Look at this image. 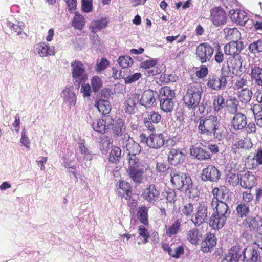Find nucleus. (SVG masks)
Here are the masks:
<instances>
[{"label": "nucleus", "instance_id": "nucleus-48", "mask_svg": "<svg viewBox=\"0 0 262 262\" xmlns=\"http://www.w3.org/2000/svg\"><path fill=\"white\" fill-rule=\"evenodd\" d=\"M117 161H112L108 160V162L106 166V170L108 172H110L113 174L114 177H117L118 175V171L120 167L117 163Z\"/></svg>", "mask_w": 262, "mask_h": 262}, {"label": "nucleus", "instance_id": "nucleus-4", "mask_svg": "<svg viewBox=\"0 0 262 262\" xmlns=\"http://www.w3.org/2000/svg\"><path fill=\"white\" fill-rule=\"evenodd\" d=\"M213 213L209 221V225L214 229L222 228L225 224L227 218L230 214L228 205L221 204V206L212 209Z\"/></svg>", "mask_w": 262, "mask_h": 262}, {"label": "nucleus", "instance_id": "nucleus-57", "mask_svg": "<svg viewBox=\"0 0 262 262\" xmlns=\"http://www.w3.org/2000/svg\"><path fill=\"white\" fill-rule=\"evenodd\" d=\"M91 85L93 91L98 92L102 86L101 78L97 76H94L91 80Z\"/></svg>", "mask_w": 262, "mask_h": 262}, {"label": "nucleus", "instance_id": "nucleus-37", "mask_svg": "<svg viewBox=\"0 0 262 262\" xmlns=\"http://www.w3.org/2000/svg\"><path fill=\"white\" fill-rule=\"evenodd\" d=\"M225 38L228 40L237 41L240 38L241 33L235 28H225L223 30Z\"/></svg>", "mask_w": 262, "mask_h": 262}, {"label": "nucleus", "instance_id": "nucleus-46", "mask_svg": "<svg viewBox=\"0 0 262 262\" xmlns=\"http://www.w3.org/2000/svg\"><path fill=\"white\" fill-rule=\"evenodd\" d=\"M78 147L84 159L87 160H91L92 159L93 155L91 151L85 146L84 140H80Z\"/></svg>", "mask_w": 262, "mask_h": 262}, {"label": "nucleus", "instance_id": "nucleus-8", "mask_svg": "<svg viewBox=\"0 0 262 262\" xmlns=\"http://www.w3.org/2000/svg\"><path fill=\"white\" fill-rule=\"evenodd\" d=\"M214 52V49L211 45L203 42L196 47L195 54L198 60L201 63H205L211 60Z\"/></svg>", "mask_w": 262, "mask_h": 262}, {"label": "nucleus", "instance_id": "nucleus-45", "mask_svg": "<svg viewBox=\"0 0 262 262\" xmlns=\"http://www.w3.org/2000/svg\"><path fill=\"white\" fill-rule=\"evenodd\" d=\"M251 77L255 80L256 83L262 86V68L254 67L252 69Z\"/></svg>", "mask_w": 262, "mask_h": 262}, {"label": "nucleus", "instance_id": "nucleus-34", "mask_svg": "<svg viewBox=\"0 0 262 262\" xmlns=\"http://www.w3.org/2000/svg\"><path fill=\"white\" fill-rule=\"evenodd\" d=\"M117 192L121 198H128L132 195V187L130 184L124 181H120Z\"/></svg>", "mask_w": 262, "mask_h": 262}, {"label": "nucleus", "instance_id": "nucleus-61", "mask_svg": "<svg viewBox=\"0 0 262 262\" xmlns=\"http://www.w3.org/2000/svg\"><path fill=\"white\" fill-rule=\"evenodd\" d=\"M92 0H81V9L85 13H89L93 10Z\"/></svg>", "mask_w": 262, "mask_h": 262}, {"label": "nucleus", "instance_id": "nucleus-29", "mask_svg": "<svg viewBox=\"0 0 262 262\" xmlns=\"http://www.w3.org/2000/svg\"><path fill=\"white\" fill-rule=\"evenodd\" d=\"M164 136L162 133L152 134L149 135L148 144L150 148L155 149L160 148L164 145Z\"/></svg>", "mask_w": 262, "mask_h": 262}, {"label": "nucleus", "instance_id": "nucleus-56", "mask_svg": "<svg viewBox=\"0 0 262 262\" xmlns=\"http://www.w3.org/2000/svg\"><path fill=\"white\" fill-rule=\"evenodd\" d=\"M249 50L254 53L262 52V40L259 39L250 43Z\"/></svg>", "mask_w": 262, "mask_h": 262}, {"label": "nucleus", "instance_id": "nucleus-24", "mask_svg": "<svg viewBox=\"0 0 262 262\" xmlns=\"http://www.w3.org/2000/svg\"><path fill=\"white\" fill-rule=\"evenodd\" d=\"M112 132L114 136L121 137L122 142L129 139L130 136L126 133V126L122 119L117 120L115 123H112Z\"/></svg>", "mask_w": 262, "mask_h": 262}, {"label": "nucleus", "instance_id": "nucleus-38", "mask_svg": "<svg viewBox=\"0 0 262 262\" xmlns=\"http://www.w3.org/2000/svg\"><path fill=\"white\" fill-rule=\"evenodd\" d=\"M221 192V190L217 187L214 188L213 189L212 191V194L213 196L209 203V206L211 208V209H214L216 208L217 207H220L221 206V204L227 205V204L221 200H219V196Z\"/></svg>", "mask_w": 262, "mask_h": 262}, {"label": "nucleus", "instance_id": "nucleus-59", "mask_svg": "<svg viewBox=\"0 0 262 262\" xmlns=\"http://www.w3.org/2000/svg\"><path fill=\"white\" fill-rule=\"evenodd\" d=\"M167 201L170 203H174L176 201V194L174 190L168 189L163 194Z\"/></svg>", "mask_w": 262, "mask_h": 262}, {"label": "nucleus", "instance_id": "nucleus-60", "mask_svg": "<svg viewBox=\"0 0 262 262\" xmlns=\"http://www.w3.org/2000/svg\"><path fill=\"white\" fill-rule=\"evenodd\" d=\"M109 65V62L105 58H102L100 61H97L95 67V70L101 72L104 70Z\"/></svg>", "mask_w": 262, "mask_h": 262}, {"label": "nucleus", "instance_id": "nucleus-58", "mask_svg": "<svg viewBox=\"0 0 262 262\" xmlns=\"http://www.w3.org/2000/svg\"><path fill=\"white\" fill-rule=\"evenodd\" d=\"M227 182L230 185L235 186L240 184V175L235 173H229L227 176Z\"/></svg>", "mask_w": 262, "mask_h": 262}, {"label": "nucleus", "instance_id": "nucleus-44", "mask_svg": "<svg viewBox=\"0 0 262 262\" xmlns=\"http://www.w3.org/2000/svg\"><path fill=\"white\" fill-rule=\"evenodd\" d=\"M180 226L181 221L179 219L176 220L166 230V235L170 237L175 236L178 233Z\"/></svg>", "mask_w": 262, "mask_h": 262}, {"label": "nucleus", "instance_id": "nucleus-54", "mask_svg": "<svg viewBox=\"0 0 262 262\" xmlns=\"http://www.w3.org/2000/svg\"><path fill=\"white\" fill-rule=\"evenodd\" d=\"M248 83L247 78L246 75H243L236 78L234 84V88L235 90H239L246 86Z\"/></svg>", "mask_w": 262, "mask_h": 262}, {"label": "nucleus", "instance_id": "nucleus-22", "mask_svg": "<svg viewBox=\"0 0 262 262\" xmlns=\"http://www.w3.org/2000/svg\"><path fill=\"white\" fill-rule=\"evenodd\" d=\"M210 18L215 26H220L226 23V13L223 8L220 7L215 8L211 11Z\"/></svg>", "mask_w": 262, "mask_h": 262}, {"label": "nucleus", "instance_id": "nucleus-19", "mask_svg": "<svg viewBox=\"0 0 262 262\" xmlns=\"http://www.w3.org/2000/svg\"><path fill=\"white\" fill-rule=\"evenodd\" d=\"M229 13L231 20L241 26H244L249 20L247 12L244 10L232 9L229 11Z\"/></svg>", "mask_w": 262, "mask_h": 262}, {"label": "nucleus", "instance_id": "nucleus-10", "mask_svg": "<svg viewBox=\"0 0 262 262\" xmlns=\"http://www.w3.org/2000/svg\"><path fill=\"white\" fill-rule=\"evenodd\" d=\"M196 211L193 213L191 218V221L196 227H200L205 223L208 216V205L205 202L199 204Z\"/></svg>", "mask_w": 262, "mask_h": 262}, {"label": "nucleus", "instance_id": "nucleus-41", "mask_svg": "<svg viewBox=\"0 0 262 262\" xmlns=\"http://www.w3.org/2000/svg\"><path fill=\"white\" fill-rule=\"evenodd\" d=\"M148 208L145 205H142L139 207L137 210V216L138 219L145 225L148 224Z\"/></svg>", "mask_w": 262, "mask_h": 262}, {"label": "nucleus", "instance_id": "nucleus-15", "mask_svg": "<svg viewBox=\"0 0 262 262\" xmlns=\"http://www.w3.org/2000/svg\"><path fill=\"white\" fill-rule=\"evenodd\" d=\"M221 172L213 165H209L203 169L201 179L203 181L217 182L221 178Z\"/></svg>", "mask_w": 262, "mask_h": 262}, {"label": "nucleus", "instance_id": "nucleus-12", "mask_svg": "<svg viewBox=\"0 0 262 262\" xmlns=\"http://www.w3.org/2000/svg\"><path fill=\"white\" fill-rule=\"evenodd\" d=\"M122 146L126 148L128 152V162L131 160L138 161H140L137 155H139L141 151V148L140 145L135 142L130 137L128 139H126L122 142Z\"/></svg>", "mask_w": 262, "mask_h": 262}, {"label": "nucleus", "instance_id": "nucleus-11", "mask_svg": "<svg viewBox=\"0 0 262 262\" xmlns=\"http://www.w3.org/2000/svg\"><path fill=\"white\" fill-rule=\"evenodd\" d=\"M158 93L156 91L148 89L144 91L142 95L139 94V104L146 109L151 108L156 104Z\"/></svg>", "mask_w": 262, "mask_h": 262}, {"label": "nucleus", "instance_id": "nucleus-28", "mask_svg": "<svg viewBox=\"0 0 262 262\" xmlns=\"http://www.w3.org/2000/svg\"><path fill=\"white\" fill-rule=\"evenodd\" d=\"M232 127L235 130H242L247 124L246 116L241 113H236L233 117L232 122Z\"/></svg>", "mask_w": 262, "mask_h": 262}, {"label": "nucleus", "instance_id": "nucleus-50", "mask_svg": "<svg viewBox=\"0 0 262 262\" xmlns=\"http://www.w3.org/2000/svg\"><path fill=\"white\" fill-rule=\"evenodd\" d=\"M187 239L192 244L196 245L199 240V229L193 228L189 230L187 234Z\"/></svg>", "mask_w": 262, "mask_h": 262}, {"label": "nucleus", "instance_id": "nucleus-42", "mask_svg": "<svg viewBox=\"0 0 262 262\" xmlns=\"http://www.w3.org/2000/svg\"><path fill=\"white\" fill-rule=\"evenodd\" d=\"M85 18L78 12H75V16L72 20V25L76 29L81 30L85 25Z\"/></svg>", "mask_w": 262, "mask_h": 262}, {"label": "nucleus", "instance_id": "nucleus-20", "mask_svg": "<svg viewBox=\"0 0 262 262\" xmlns=\"http://www.w3.org/2000/svg\"><path fill=\"white\" fill-rule=\"evenodd\" d=\"M33 51L35 54L42 57L53 56L55 54V47H50L48 43L44 42L35 45L33 47Z\"/></svg>", "mask_w": 262, "mask_h": 262}, {"label": "nucleus", "instance_id": "nucleus-30", "mask_svg": "<svg viewBox=\"0 0 262 262\" xmlns=\"http://www.w3.org/2000/svg\"><path fill=\"white\" fill-rule=\"evenodd\" d=\"M240 244H237L232 246L228 254L223 258L222 262H238L240 259Z\"/></svg>", "mask_w": 262, "mask_h": 262}, {"label": "nucleus", "instance_id": "nucleus-14", "mask_svg": "<svg viewBox=\"0 0 262 262\" xmlns=\"http://www.w3.org/2000/svg\"><path fill=\"white\" fill-rule=\"evenodd\" d=\"M160 195L159 188L154 184H147L141 193L142 198L149 204L158 201Z\"/></svg>", "mask_w": 262, "mask_h": 262}, {"label": "nucleus", "instance_id": "nucleus-53", "mask_svg": "<svg viewBox=\"0 0 262 262\" xmlns=\"http://www.w3.org/2000/svg\"><path fill=\"white\" fill-rule=\"evenodd\" d=\"M181 211L182 214L187 217L191 216L194 212V205L191 203H185L182 206Z\"/></svg>", "mask_w": 262, "mask_h": 262}, {"label": "nucleus", "instance_id": "nucleus-9", "mask_svg": "<svg viewBox=\"0 0 262 262\" xmlns=\"http://www.w3.org/2000/svg\"><path fill=\"white\" fill-rule=\"evenodd\" d=\"M127 173L130 178L136 183H140L143 179L144 166L140 161L128 162Z\"/></svg>", "mask_w": 262, "mask_h": 262}, {"label": "nucleus", "instance_id": "nucleus-36", "mask_svg": "<svg viewBox=\"0 0 262 262\" xmlns=\"http://www.w3.org/2000/svg\"><path fill=\"white\" fill-rule=\"evenodd\" d=\"M216 244L215 237L214 234H210L207 236L204 241L201 244V250L204 252H208L210 249Z\"/></svg>", "mask_w": 262, "mask_h": 262}, {"label": "nucleus", "instance_id": "nucleus-35", "mask_svg": "<svg viewBox=\"0 0 262 262\" xmlns=\"http://www.w3.org/2000/svg\"><path fill=\"white\" fill-rule=\"evenodd\" d=\"M95 106L103 115H107L111 110V106L108 101L100 99L95 104Z\"/></svg>", "mask_w": 262, "mask_h": 262}, {"label": "nucleus", "instance_id": "nucleus-25", "mask_svg": "<svg viewBox=\"0 0 262 262\" xmlns=\"http://www.w3.org/2000/svg\"><path fill=\"white\" fill-rule=\"evenodd\" d=\"M242 49L241 42L237 41H231L224 46V52L225 54L230 55L233 58H239V54Z\"/></svg>", "mask_w": 262, "mask_h": 262}, {"label": "nucleus", "instance_id": "nucleus-5", "mask_svg": "<svg viewBox=\"0 0 262 262\" xmlns=\"http://www.w3.org/2000/svg\"><path fill=\"white\" fill-rule=\"evenodd\" d=\"M175 92L168 86L162 88L160 91V107L166 113L173 111L175 105Z\"/></svg>", "mask_w": 262, "mask_h": 262}, {"label": "nucleus", "instance_id": "nucleus-1", "mask_svg": "<svg viewBox=\"0 0 262 262\" xmlns=\"http://www.w3.org/2000/svg\"><path fill=\"white\" fill-rule=\"evenodd\" d=\"M230 77L229 66H223L219 75L213 74L208 76L206 80V86L212 91L224 90L227 87L228 80Z\"/></svg>", "mask_w": 262, "mask_h": 262}, {"label": "nucleus", "instance_id": "nucleus-52", "mask_svg": "<svg viewBox=\"0 0 262 262\" xmlns=\"http://www.w3.org/2000/svg\"><path fill=\"white\" fill-rule=\"evenodd\" d=\"M118 62L122 68H127L132 65L133 60L130 56L125 55L119 57Z\"/></svg>", "mask_w": 262, "mask_h": 262}, {"label": "nucleus", "instance_id": "nucleus-55", "mask_svg": "<svg viewBox=\"0 0 262 262\" xmlns=\"http://www.w3.org/2000/svg\"><path fill=\"white\" fill-rule=\"evenodd\" d=\"M121 154V150L120 147L115 146L110 153L108 160L112 161H118Z\"/></svg>", "mask_w": 262, "mask_h": 262}, {"label": "nucleus", "instance_id": "nucleus-62", "mask_svg": "<svg viewBox=\"0 0 262 262\" xmlns=\"http://www.w3.org/2000/svg\"><path fill=\"white\" fill-rule=\"evenodd\" d=\"M252 160H255L256 161V164H252V169L256 168L257 165H262V148H259L257 149Z\"/></svg>", "mask_w": 262, "mask_h": 262}, {"label": "nucleus", "instance_id": "nucleus-32", "mask_svg": "<svg viewBox=\"0 0 262 262\" xmlns=\"http://www.w3.org/2000/svg\"><path fill=\"white\" fill-rule=\"evenodd\" d=\"M162 248L164 251L167 252L168 254L173 258H179L184 253V248L183 245H180L174 248L169 247L167 244H163Z\"/></svg>", "mask_w": 262, "mask_h": 262}, {"label": "nucleus", "instance_id": "nucleus-26", "mask_svg": "<svg viewBox=\"0 0 262 262\" xmlns=\"http://www.w3.org/2000/svg\"><path fill=\"white\" fill-rule=\"evenodd\" d=\"M256 177L250 171L240 174V185L245 189H251L256 184Z\"/></svg>", "mask_w": 262, "mask_h": 262}, {"label": "nucleus", "instance_id": "nucleus-23", "mask_svg": "<svg viewBox=\"0 0 262 262\" xmlns=\"http://www.w3.org/2000/svg\"><path fill=\"white\" fill-rule=\"evenodd\" d=\"M139 94L134 93L128 96L124 102V110L127 113L133 114L137 109V105L139 104Z\"/></svg>", "mask_w": 262, "mask_h": 262}, {"label": "nucleus", "instance_id": "nucleus-51", "mask_svg": "<svg viewBox=\"0 0 262 262\" xmlns=\"http://www.w3.org/2000/svg\"><path fill=\"white\" fill-rule=\"evenodd\" d=\"M236 211L241 217H246L250 212L249 205L248 204L241 203L237 206Z\"/></svg>", "mask_w": 262, "mask_h": 262}, {"label": "nucleus", "instance_id": "nucleus-33", "mask_svg": "<svg viewBox=\"0 0 262 262\" xmlns=\"http://www.w3.org/2000/svg\"><path fill=\"white\" fill-rule=\"evenodd\" d=\"M61 96L63 98L64 102L69 103L70 107L75 105L77 99L73 88H66L62 91Z\"/></svg>", "mask_w": 262, "mask_h": 262}, {"label": "nucleus", "instance_id": "nucleus-47", "mask_svg": "<svg viewBox=\"0 0 262 262\" xmlns=\"http://www.w3.org/2000/svg\"><path fill=\"white\" fill-rule=\"evenodd\" d=\"M252 96V92L247 88L242 89L238 93V98L243 103L249 102Z\"/></svg>", "mask_w": 262, "mask_h": 262}, {"label": "nucleus", "instance_id": "nucleus-7", "mask_svg": "<svg viewBox=\"0 0 262 262\" xmlns=\"http://www.w3.org/2000/svg\"><path fill=\"white\" fill-rule=\"evenodd\" d=\"M72 76L74 85L79 88L80 84L84 83L88 79L83 64L81 62L75 60L71 63Z\"/></svg>", "mask_w": 262, "mask_h": 262}, {"label": "nucleus", "instance_id": "nucleus-2", "mask_svg": "<svg viewBox=\"0 0 262 262\" xmlns=\"http://www.w3.org/2000/svg\"><path fill=\"white\" fill-rule=\"evenodd\" d=\"M203 90L202 87L196 83L190 84L186 93L183 97L184 103L189 110H195L199 106Z\"/></svg>", "mask_w": 262, "mask_h": 262}, {"label": "nucleus", "instance_id": "nucleus-43", "mask_svg": "<svg viewBox=\"0 0 262 262\" xmlns=\"http://www.w3.org/2000/svg\"><path fill=\"white\" fill-rule=\"evenodd\" d=\"M234 146L238 148V149H249L253 146V143L250 138L246 137L243 139H241L236 141Z\"/></svg>", "mask_w": 262, "mask_h": 262}, {"label": "nucleus", "instance_id": "nucleus-17", "mask_svg": "<svg viewBox=\"0 0 262 262\" xmlns=\"http://www.w3.org/2000/svg\"><path fill=\"white\" fill-rule=\"evenodd\" d=\"M243 225L246 231H257L261 229L262 219L259 215L249 216L243 222Z\"/></svg>", "mask_w": 262, "mask_h": 262}, {"label": "nucleus", "instance_id": "nucleus-63", "mask_svg": "<svg viewBox=\"0 0 262 262\" xmlns=\"http://www.w3.org/2000/svg\"><path fill=\"white\" fill-rule=\"evenodd\" d=\"M141 76L140 73H135L133 74H130L124 79L125 83L129 84L135 82L138 80L141 77Z\"/></svg>", "mask_w": 262, "mask_h": 262}, {"label": "nucleus", "instance_id": "nucleus-18", "mask_svg": "<svg viewBox=\"0 0 262 262\" xmlns=\"http://www.w3.org/2000/svg\"><path fill=\"white\" fill-rule=\"evenodd\" d=\"M161 120V115L158 112L151 111L143 119L145 126L150 131L154 132L157 125Z\"/></svg>", "mask_w": 262, "mask_h": 262}, {"label": "nucleus", "instance_id": "nucleus-39", "mask_svg": "<svg viewBox=\"0 0 262 262\" xmlns=\"http://www.w3.org/2000/svg\"><path fill=\"white\" fill-rule=\"evenodd\" d=\"M213 98V108L214 112L217 113L226 107L225 100L222 95H216Z\"/></svg>", "mask_w": 262, "mask_h": 262}, {"label": "nucleus", "instance_id": "nucleus-16", "mask_svg": "<svg viewBox=\"0 0 262 262\" xmlns=\"http://www.w3.org/2000/svg\"><path fill=\"white\" fill-rule=\"evenodd\" d=\"M239 258L245 262H256L259 256L258 250L251 246L240 245Z\"/></svg>", "mask_w": 262, "mask_h": 262}, {"label": "nucleus", "instance_id": "nucleus-27", "mask_svg": "<svg viewBox=\"0 0 262 262\" xmlns=\"http://www.w3.org/2000/svg\"><path fill=\"white\" fill-rule=\"evenodd\" d=\"M158 60L156 58H151L145 61H142L140 64V67L145 69V73L147 76H153L158 73L157 69H151L155 67L158 63Z\"/></svg>", "mask_w": 262, "mask_h": 262}, {"label": "nucleus", "instance_id": "nucleus-40", "mask_svg": "<svg viewBox=\"0 0 262 262\" xmlns=\"http://www.w3.org/2000/svg\"><path fill=\"white\" fill-rule=\"evenodd\" d=\"M256 125L262 128V105L259 104H254L251 108Z\"/></svg>", "mask_w": 262, "mask_h": 262}, {"label": "nucleus", "instance_id": "nucleus-31", "mask_svg": "<svg viewBox=\"0 0 262 262\" xmlns=\"http://www.w3.org/2000/svg\"><path fill=\"white\" fill-rule=\"evenodd\" d=\"M191 155L199 160H205L210 158V154L205 149L200 146H192L190 148Z\"/></svg>", "mask_w": 262, "mask_h": 262}, {"label": "nucleus", "instance_id": "nucleus-6", "mask_svg": "<svg viewBox=\"0 0 262 262\" xmlns=\"http://www.w3.org/2000/svg\"><path fill=\"white\" fill-rule=\"evenodd\" d=\"M219 122L217 117L210 115L201 119L198 125L199 133L208 136L217 137L216 131L219 129Z\"/></svg>", "mask_w": 262, "mask_h": 262}, {"label": "nucleus", "instance_id": "nucleus-3", "mask_svg": "<svg viewBox=\"0 0 262 262\" xmlns=\"http://www.w3.org/2000/svg\"><path fill=\"white\" fill-rule=\"evenodd\" d=\"M170 176V182L175 188L191 194L193 183L190 176L176 170L171 171Z\"/></svg>", "mask_w": 262, "mask_h": 262}, {"label": "nucleus", "instance_id": "nucleus-21", "mask_svg": "<svg viewBox=\"0 0 262 262\" xmlns=\"http://www.w3.org/2000/svg\"><path fill=\"white\" fill-rule=\"evenodd\" d=\"M184 149L171 148L168 154V160L173 165H177L182 163L186 157Z\"/></svg>", "mask_w": 262, "mask_h": 262}, {"label": "nucleus", "instance_id": "nucleus-64", "mask_svg": "<svg viewBox=\"0 0 262 262\" xmlns=\"http://www.w3.org/2000/svg\"><path fill=\"white\" fill-rule=\"evenodd\" d=\"M7 25L12 31L17 33V35H19L22 33L24 25L14 24L9 21L7 22Z\"/></svg>", "mask_w": 262, "mask_h": 262}, {"label": "nucleus", "instance_id": "nucleus-13", "mask_svg": "<svg viewBox=\"0 0 262 262\" xmlns=\"http://www.w3.org/2000/svg\"><path fill=\"white\" fill-rule=\"evenodd\" d=\"M114 121L110 115L102 116L101 118L95 120L92 124L93 129L101 134H104L110 128Z\"/></svg>", "mask_w": 262, "mask_h": 262}, {"label": "nucleus", "instance_id": "nucleus-49", "mask_svg": "<svg viewBox=\"0 0 262 262\" xmlns=\"http://www.w3.org/2000/svg\"><path fill=\"white\" fill-rule=\"evenodd\" d=\"M238 105L239 101L236 98H230L226 102V107L232 113H235L237 112Z\"/></svg>", "mask_w": 262, "mask_h": 262}]
</instances>
